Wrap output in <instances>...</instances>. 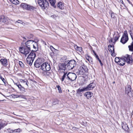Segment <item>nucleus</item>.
Listing matches in <instances>:
<instances>
[{
    "mask_svg": "<svg viewBox=\"0 0 133 133\" xmlns=\"http://www.w3.org/2000/svg\"><path fill=\"white\" fill-rule=\"evenodd\" d=\"M76 61L74 60H71L68 62L66 65V69L68 70L72 69L76 66Z\"/></svg>",
    "mask_w": 133,
    "mask_h": 133,
    "instance_id": "f257e3e1",
    "label": "nucleus"
},
{
    "mask_svg": "<svg viewBox=\"0 0 133 133\" xmlns=\"http://www.w3.org/2000/svg\"><path fill=\"white\" fill-rule=\"evenodd\" d=\"M123 58L127 63L131 65L132 64L133 59L132 56L127 54H126L123 56Z\"/></svg>",
    "mask_w": 133,
    "mask_h": 133,
    "instance_id": "f03ea898",
    "label": "nucleus"
},
{
    "mask_svg": "<svg viewBox=\"0 0 133 133\" xmlns=\"http://www.w3.org/2000/svg\"><path fill=\"white\" fill-rule=\"evenodd\" d=\"M38 3L43 9H45L49 5L48 2L47 1H38Z\"/></svg>",
    "mask_w": 133,
    "mask_h": 133,
    "instance_id": "7ed1b4c3",
    "label": "nucleus"
},
{
    "mask_svg": "<svg viewBox=\"0 0 133 133\" xmlns=\"http://www.w3.org/2000/svg\"><path fill=\"white\" fill-rule=\"evenodd\" d=\"M88 72V69L85 65L81 66L79 69V74L80 75H83Z\"/></svg>",
    "mask_w": 133,
    "mask_h": 133,
    "instance_id": "20e7f679",
    "label": "nucleus"
},
{
    "mask_svg": "<svg viewBox=\"0 0 133 133\" xmlns=\"http://www.w3.org/2000/svg\"><path fill=\"white\" fill-rule=\"evenodd\" d=\"M128 37L127 31H124V33L121 38L120 42L123 44L126 43L128 40Z\"/></svg>",
    "mask_w": 133,
    "mask_h": 133,
    "instance_id": "39448f33",
    "label": "nucleus"
},
{
    "mask_svg": "<svg viewBox=\"0 0 133 133\" xmlns=\"http://www.w3.org/2000/svg\"><path fill=\"white\" fill-rule=\"evenodd\" d=\"M41 69L44 71H49L51 69L50 63L46 62L43 63L42 65Z\"/></svg>",
    "mask_w": 133,
    "mask_h": 133,
    "instance_id": "423d86ee",
    "label": "nucleus"
},
{
    "mask_svg": "<svg viewBox=\"0 0 133 133\" xmlns=\"http://www.w3.org/2000/svg\"><path fill=\"white\" fill-rule=\"evenodd\" d=\"M113 37V39L112 38H111V39L109 41V42H113L115 44L116 41L120 37V35L118 32L115 31L114 32Z\"/></svg>",
    "mask_w": 133,
    "mask_h": 133,
    "instance_id": "0eeeda50",
    "label": "nucleus"
},
{
    "mask_svg": "<svg viewBox=\"0 0 133 133\" xmlns=\"http://www.w3.org/2000/svg\"><path fill=\"white\" fill-rule=\"evenodd\" d=\"M19 51L21 53L24 54L26 57V55L30 52V50L26 47H24L19 48Z\"/></svg>",
    "mask_w": 133,
    "mask_h": 133,
    "instance_id": "6e6552de",
    "label": "nucleus"
},
{
    "mask_svg": "<svg viewBox=\"0 0 133 133\" xmlns=\"http://www.w3.org/2000/svg\"><path fill=\"white\" fill-rule=\"evenodd\" d=\"M76 75L74 73L69 72L68 73V80L71 82H72L75 80L77 78Z\"/></svg>",
    "mask_w": 133,
    "mask_h": 133,
    "instance_id": "1a4fd4ad",
    "label": "nucleus"
},
{
    "mask_svg": "<svg viewBox=\"0 0 133 133\" xmlns=\"http://www.w3.org/2000/svg\"><path fill=\"white\" fill-rule=\"evenodd\" d=\"M43 61L41 59L39 58L37 59L34 63L35 66L37 68H39L40 66H41Z\"/></svg>",
    "mask_w": 133,
    "mask_h": 133,
    "instance_id": "9d476101",
    "label": "nucleus"
},
{
    "mask_svg": "<svg viewBox=\"0 0 133 133\" xmlns=\"http://www.w3.org/2000/svg\"><path fill=\"white\" fill-rule=\"evenodd\" d=\"M125 93L129 96H130L132 95L131 87L130 85H127L125 88Z\"/></svg>",
    "mask_w": 133,
    "mask_h": 133,
    "instance_id": "9b49d317",
    "label": "nucleus"
},
{
    "mask_svg": "<svg viewBox=\"0 0 133 133\" xmlns=\"http://www.w3.org/2000/svg\"><path fill=\"white\" fill-rule=\"evenodd\" d=\"M34 41L32 40H29L27 41L25 43L26 47L28 49L30 50V48L31 47Z\"/></svg>",
    "mask_w": 133,
    "mask_h": 133,
    "instance_id": "f8f14e48",
    "label": "nucleus"
},
{
    "mask_svg": "<svg viewBox=\"0 0 133 133\" xmlns=\"http://www.w3.org/2000/svg\"><path fill=\"white\" fill-rule=\"evenodd\" d=\"M67 62H65L64 63H61L60 64L58 65L59 70H65L66 68V64Z\"/></svg>",
    "mask_w": 133,
    "mask_h": 133,
    "instance_id": "ddd939ff",
    "label": "nucleus"
},
{
    "mask_svg": "<svg viewBox=\"0 0 133 133\" xmlns=\"http://www.w3.org/2000/svg\"><path fill=\"white\" fill-rule=\"evenodd\" d=\"M95 84L92 82L90 83L87 87H85L86 90H89L94 88L96 86Z\"/></svg>",
    "mask_w": 133,
    "mask_h": 133,
    "instance_id": "4468645a",
    "label": "nucleus"
},
{
    "mask_svg": "<svg viewBox=\"0 0 133 133\" xmlns=\"http://www.w3.org/2000/svg\"><path fill=\"white\" fill-rule=\"evenodd\" d=\"M109 50L111 52V54L112 56L115 57L116 56V54L114 52V46H112V45H110L109 46Z\"/></svg>",
    "mask_w": 133,
    "mask_h": 133,
    "instance_id": "2eb2a0df",
    "label": "nucleus"
},
{
    "mask_svg": "<svg viewBox=\"0 0 133 133\" xmlns=\"http://www.w3.org/2000/svg\"><path fill=\"white\" fill-rule=\"evenodd\" d=\"M0 62L3 66L5 67L7 66L8 65V60L6 59H1L0 60Z\"/></svg>",
    "mask_w": 133,
    "mask_h": 133,
    "instance_id": "dca6fc26",
    "label": "nucleus"
},
{
    "mask_svg": "<svg viewBox=\"0 0 133 133\" xmlns=\"http://www.w3.org/2000/svg\"><path fill=\"white\" fill-rule=\"evenodd\" d=\"M68 73L67 74L66 73L64 72V74L62 76L61 79V81L63 82L64 80V82H66L67 80H68Z\"/></svg>",
    "mask_w": 133,
    "mask_h": 133,
    "instance_id": "f3484780",
    "label": "nucleus"
},
{
    "mask_svg": "<svg viewBox=\"0 0 133 133\" xmlns=\"http://www.w3.org/2000/svg\"><path fill=\"white\" fill-rule=\"evenodd\" d=\"M85 91H87L85 87H84L82 88H79L77 90V93L78 94L80 95L81 96L82 93L81 92Z\"/></svg>",
    "mask_w": 133,
    "mask_h": 133,
    "instance_id": "a211bd4d",
    "label": "nucleus"
},
{
    "mask_svg": "<svg viewBox=\"0 0 133 133\" xmlns=\"http://www.w3.org/2000/svg\"><path fill=\"white\" fill-rule=\"evenodd\" d=\"M93 93L90 92H87L84 94L85 96H86L88 99H90L92 96Z\"/></svg>",
    "mask_w": 133,
    "mask_h": 133,
    "instance_id": "6ab92c4d",
    "label": "nucleus"
},
{
    "mask_svg": "<svg viewBox=\"0 0 133 133\" xmlns=\"http://www.w3.org/2000/svg\"><path fill=\"white\" fill-rule=\"evenodd\" d=\"M125 61L123 58V56L120 58L118 64L120 65L123 66L125 64Z\"/></svg>",
    "mask_w": 133,
    "mask_h": 133,
    "instance_id": "aec40b11",
    "label": "nucleus"
},
{
    "mask_svg": "<svg viewBox=\"0 0 133 133\" xmlns=\"http://www.w3.org/2000/svg\"><path fill=\"white\" fill-rule=\"evenodd\" d=\"M34 58L27 57L26 58V61L27 63L30 65H32V63L34 60Z\"/></svg>",
    "mask_w": 133,
    "mask_h": 133,
    "instance_id": "412c9836",
    "label": "nucleus"
},
{
    "mask_svg": "<svg viewBox=\"0 0 133 133\" xmlns=\"http://www.w3.org/2000/svg\"><path fill=\"white\" fill-rule=\"evenodd\" d=\"M36 57V54L34 51L31 52L28 55L27 57L34 58Z\"/></svg>",
    "mask_w": 133,
    "mask_h": 133,
    "instance_id": "4be33fe9",
    "label": "nucleus"
},
{
    "mask_svg": "<svg viewBox=\"0 0 133 133\" xmlns=\"http://www.w3.org/2000/svg\"><path fill=\"white\" fill-rule=\"evenodd\" d=\"M6 124H5L4 121H2L0 122V130L5 126Z\"/></svg>",
    "mask_w": 133,
    "mask_h": 133,
    "instance_id": "5701e85b",
    "label": "nucleus"
},
{
    "mask_svg": "<svg viewBox=\"0 0 133 133\" xmlns=\"http://www.w3.org/2000/svg\"><path fill=\"white\" fill-rule=\"evenodd\" d=\"M57 6L61 10H63L64 8V5L62 2H59L57 4Z\"/></svg>",
    "mask_w": 133,
    "mask_h": 133,
    "instance_id": "b1692460",
    "label": "nucleus"
},
{
    "mask_svg": "<svg viewBox=\"0 0 133 133\" xmlns=\"http://www.w3.org/2000/svg\"><path fill=\"white\" fill-rule=\"evenodd\" d=\"M122 127L123 129L124 130L126 131H128L129 129V128L128 127V125L126 124H123L122 125Z\"/></svg>",
    "mask_w": 133,
    "mask_h": 133,
    "instance_id": "393cba45",
    "label": "nucleus"
},
{
    "mask_svg": "<svg viewBox=\"0 0 133 133\" xmlns=\"http://www.w3.org/2000/svg\"><path fill=\"white\" fill-rule=\"evenodd\" d=\"M75 49L78 52H81L82 51V48L81 47H79L77 46V45L74 46Z\"/></svg>",
    "mask_w": 133,
    "mask_h": 133,
    "instance_id": "a878e982",
    "label": "nucleus"
},
{
    "mask_svg": "<svg viewBox=\"0 0 133 133\" xmlns=\"http://www.w3.org/2000/svg\"><path fill=\"white\" fill-rule=\"evenodd\" d=\"M131 38L132 40H133V36L132 34V32H133V25H131V29L129 31Z\"/></svg>",
    "mask_w": 133,
    "mask_h": 133,
    "instance_id": "bb28decb",
    "label": "nucleus"
},
{
    "mask_svg": "<svg viewBox=\"0 0 133 133\" xmlns=\"http://www.w3.org/2000/svg\"><path fill=\"white\" fill-rule=\"evenodd\" d=\"M6 19L4 16H2L0 17V22L3 23L6 22Z\"/></svg>",
    "mask_w": 133,
    "mask_h": 133,
    "instance_id": "cd10ccee",
    "label": "nucleus"
},
{
    "mask_svg": "<svg viewBox=\"0 0 133 133\" xmlns=\"http://www.w3.org/2000/svg\"><path fill=\"white\" fill-rule=\"evenodd\" d=\"M21 5L23 9L27 10L29 5L26 3H23L21 4Z\"/></svg>",
    "mask_w": 133,
    "mask_h": 133,
    "instance_id": "c85d7f7f",
    "label": "nucleus"
},
{
    "mask_svg": "<svg viewBox=\"0 0 133 133\" xmlns=\"http://www.w3.org/2000/svg\"><path fill=\"white\" fill-rule=\"evenodd\" d=\"M35 9V8L34 6H31L30 5H29L27 10L29 11L33 10Z\"/></svg>",
    "mask_w": 133,
    "mask_h": 133,
    "instance_id": "c756f323",
    "label": "nucleus"
},
{
    "mask_svg": "<svg viewBox=\"0 0 133 133\" xmlns=\"http://www.w3.org/2000/svg\"><path fill=\"white\" fill-rule=\"evenodd\" d=\"M58 103V101L57 99H55L53 100L52 103L51 105H50V107H52L54 105H55Z\"/></svg>",
    "mask_w": 133,
    "mask_h": 133,
    "instance_id": "7c9ffc66",
    "label": "nucleus"
},
{
    "mask_svg": "<svg viewBox=\"0 0 133 133\" xmlns=\"http://www.w3.org/2000/svg\"><path fill=\"white\" fill-rule=\"evenodd\" d=\"M49 1L52 6L54 8L56 7V5H55L56 3L55 1Z\"/></svg>",
    "mask_w": 133,
    "mask_h": 133,
    "instance_id": "2f4dec72",
    "label": "nucleus"
},
{
    "mask_svg": "<svg viewBox=\"0 0 133 133\" xmlns=\"http://www.w3.org/2000/svg\"><path fill=\"white\" fill-rule=\"evenodd\" d=\"M44 71V74L45 76L47 77L51 75V73L50 72H49V71Z\"/></svg>",
    "mask_w": 133,
    "mask_h": 133,
    "instance_id": "473e14b6",
    "label": "nucleus"
},
{
    "mask_svg": "<svg viewBox=\"0 0 133 133\" xmlns=\"http://www.w3.org/2000/svg\"><path fill=\"white\" fill-rule=\"evenodd\" d=\"M129 50L131 51H133V42H132L131 45L128 46Z\"/></svg>",
    "mask_w": 133,
    "mask_h": 133,
    "instance_id": "72a5a7b5",
    "label": "nucleus"
},
{
    "mask_svg": "<svg viewBox=\"0 0 133 133\" xmlns=\"http://www.w3.org/2000/svg\"><path fill=\"white\" fill-rule=\"evenodd\" d=\"M32 46L31 47H33L34 49H35L37 47V44L34 41V42H33L32 45Z\"/></svg>",
    "mask_w": 133,
    "mask_h": 133,
    "instance_id": "f704fd0d",
    "label": "nucleus"
},
{
    "mask_svg": "<svg viewBox=\"0 0 133 133\" xmlns=\"http://www.w3.org/2000/svg\"><path fill=\"white\" fill-rule=\"evenodd\" d=\"M18 88L20 90V91L22 92H24L25 91L24 88L23 87H22L21 85L18 87Z\"/></svg>",
    "mask_w": 133,
    "mask_h": 133,
    "instance_id": "c9c22d12",
    "label": "nucleus"
},
{
    "mask_svg": "<svg viewBox=\"0 0 133 133\" xmlns=\"http://www.w3.org/2000/svg\"><path fill=\"white\" fill-rule=\"evenodd\" d=\"M13 4L15 5H17L19 3V1H10Z\"/></svg>",
    "mask_w": 133,
    "mask_h": 133,
    "instance_id": "e433bc0d",
    "label": "nucleus"
},
{
    "mask_svg": "<svg viewBox=\"0 0 133 133\" xmlns=\"http://www.w3.org/2000/svg\"><path fill=\"white\" fill-rule=\"evenodd\" d=\"M15 23L16 24H17V23H20L22 24H23V23H24L22 20H18V21H15Z\"/></svg>",
    "mask_w": 133,
    "mask_h": 133,
    "instance_id": "4c0bfd02",
    "label": "nucleus"
},
{
    "mask_svg": "<svg viewBox=\"0 0 133 133\" xmlns=\"http://www.w3.org/2000/svg\"><path fill=\"white\" fill-rule=\"evenodd\" d=\"M56 87L57 88L58 90L59 91V92L60 93H62V91L59 85L56 86Z\"/></svg>",
    "mask_w": 133,
    "mask_h": 133,
    "instance_id": "58836bf2",
    "label": "nucleus"
},
{
    "mask_svg": "<svg viewBox=\"0 0 133 133\" xmlns=\"http://www.w3.org/2000/svg\"><path fill=\"white\" fill-rule=\"evenodd\" d=\"M120 58L119 57H116L115 59V62L117 63L118 64V63L119 61Z\"/></svg>",
    "mask_w": 133,
    "mask_h": 133,
    "instance_id": "ea45409f",
    "label": "nucleus"
},
{
    "mask_svg": "<svg viewBox=\"0 0 133 133\" xmlns=\"http://www.w3.org/2000/svg\"><path fill=\"white\" fill-rule=\"evenodd\" d=\"M21 130L20 128H18L12 130V132H20Z\"/></svg>",
    "mask_w": 133,
    "mask_h": 133,
    "instance_id": "a19ab883",
    "label": "nucleus"
},
{
    "mask_svg": "<svg viewBox=\"0 0 133 133\" xmlns=\"http://www.w3.org/2000/svg\"><path fill=\"white\" fill-rule=\"evenodd\" d=\"M19 65L21 67L23 68L24 67V64H23L22 62L21 61H19Z\"/></svg>",
    "mask_w": 133,
    "mask_h": 133,
    "instance_id": "79ce46f5",
    "label": "nucleus"
},
{
    "mask_svg": "<svg viewBox=\"0 0 133 133\" xmlns=\"http://www.w3.org/2000/svg\"><path fill=\"white\" fill-rule=\"evenodd\" d=\"M0 78L1 79V80L3 81V83L4 84H5V80L4 78H3L2 76H1V74H0Z\"/></svg>",
    "mask_w": 133,
    "mask_h": 133,
    "instance_id": "37998d69",
    "label": "nucleus"
},
{
    "mask_svg": "<svg viewBox=\"0 0 133 133\" xmlns=\"http://www.w3.org/2000/svg\"><path fill=\"white\" fill-rule=\"evenodd\" d=\"M12 97L14 98H17L19 97V95L13 94L12 95Z\"/></svg>",
    "mask_w": 133,
    "mask_h": 133,
    "instance_id": "c03bdc74",
    "label": "nucleus"
},
{
    "mask_svg": "<svg viewBox=\"0 0 133 133\" xmlns=\"http://www.w3.org/2000/svg\"><path fill=\"white\" fill-rule=\"evenodd\" d=\"M115 14H114V13H112L111 14V16L112 18L115 19Z\"/></svg>",
    "mask_w": 133,
    "mask_h": 133,
    "instance_id": "a18cd8bd",
    "label": "nucleus"
},
{
    "mask_svg": "<svg viewBox=\"0 0 133 133\" xmlns=\"http://www.w3.org/2000/svg\"><path fill=\"white\" fill-rule=\"evenodd\" d=\"M50 48L51 49V50L52 51H53L54 50H55V49L52 46H50Z\"/></svg>",
    "mask_w": 133,
    "mask_h": 133,
    "instance_id": "49530a36",
    "label": "nucleus"
},
{
    "mask_svg": "<svg viewBox=\"0 0 133 133\" xmlns=\"http://www.w3.org/2000/svg\"><path fill=\"white\" fill-rule=\"evenodd\" d=\"M98 60V61H99V63L100 64V65H101V66H102L103 65V64H102L101 60L100 59H99Z\"/></svg>",
    "mask_w": 133,
    "mask_h": 133,
    "instance_id": "de8ad7c7",
    "label": "nucleus"
},
{
    "mask_svg": "<svg viewBox=\"0 0 133 133\" xmlns=\"http://www.w3.org/2000/svg\"><path fill=\"white\" fill-rule=\"evenodd\" d=\"M19 97H21L24 98L25 96H24L22 95H19Z\"/></svg>",
    "mask_w": 133,
    "mask_h": 133,
    "instance_id": "09e8293b",
    "label": "nucleus"
},
{
    "mask_svg": "<svg viewBox=\"0 0 133 133\" xmlns=\"http://www.w3.org/2000/svg\"><path fill=\"white\" fill-rule=\"evenodd\" d=\"M28 82L26 80H25V82H24V84H26V85H27V86H28Z\"/></svg>",
    "mask_w": 133,
    "mask_h": 133,
    "instance_id": "8fccbe9b",
    "label": "nucleus"
},
{
    "mask_svg": "<svg viewBox=\"0 0 133 133\" xmlns=\"http://www.w3.org/2000/svg\"><path fill=\"white\" fill-rule=\"evenodd\" d=\"M51 17H52L54 18L55 19V18L56 17V16L55 15H53L51 16Z\"/></svg>",
    "mask_w": 133,
    "mask_h": 133,
    "instance_id": "3c124183",
    "label": "nucleus"
},
{
    "mask_svg": "<svg viewBox=\"0 0 133 133\" xmlns=\"http://www.w3.org/2000/svg\"><path fill=\"white\" fill-rule=\"evenodd\" d=\"M25 80H23L22 79H21L20 80V81L21 82L24 83V82L25 81Z\"/></svg>",
    "mask_w": 133,
    "mask_h": 133,
    "instance_id": "603ef678",
    "label": "nucleus"
},
{
    "mask_svg": "<svg viewBox=\"0 0 133 133\" xmlns=\"http://www.w3.org/2000/svg\"><path fill=\"white\" fill-rule=\"evenodd\" d=\"M92 51L94 55L95 56V55H96L97 54L93 50H92Z\"/></svg>",
    "mask_w": 133,
    "mask_h": 133,
    "instance_id": "864d4df0",
    "label": "nucleus"
},
{
    "mask_svg": "<svg viewBox=\"0 0 133 133\" xmlns=\"http://www.w3.org/2000/svg\"><path fill=\"white\" fill-rule=\"evenodd\" d=\"M95 56L96 57V58L98 60L99 59V58L98 56L97 55H95Z\"/></svg>",
    "mask_w": 133,
    "mask_h": 133,
    "instance_id": "5fc2aeb1",
    "label": "nucleus"
},
{
    "mask_svg": "<svg viewBox=\"0 0 133 133\" xmlns=\"http://www.w3.org/2000/svg\"><path fill=\"white\" fill-rule=\"evenodd\" d=\"M16 85L18 87H18L20 86V85H21L20 84H19L18 83H16Z\"/></svg>",
    "mask_w": 133,
    "mask_h": 133,
    "instance_id": "6e6d98bb",
    "label": "nucleus"
},
{
    "mask_svg": "<svg viewBox=\"0 0 133 133\" xmlns=\"http://www.w3.org/2000/svg\"><path fill=\"white\" fill-rule=\"evenodd\" d=\"M51 101H49V102H48L47 103V104H49L50 103H51Z\"/></svg>",
    "mask_w": 133,
    "mask_h": 133,
    "instance_id": "4d7b16f0",
    "label": "nucleus"
},
{
    "mask_svg": "<svg viewBox=\"0 0 133 133\" xmlns=\"http://www.w3.org/2000/svg\"><path fill=\"white\" fill-rule=\"evenodd\" d=\"M120 2L123 4V1H120Z\"/></svg>",
    "mask_w": 133,
    "mask_h": 133,
    "instance_id": "13d9d810",
    "label": "nucleus"
},
{
    "mask_svg": "<svg viewBox=\"0 0 133 133\" xmlns=\"http://www.w3.org/2000/svg\"><path fill=\"white\" fill-rule=\"evenodd\" d=\"M132 116H133V111H132Z\"/></svg>",
    "mask_w": 133,
    "mask_h": 133,
    "instance_id": "bf43d9fd",
    "label": "nucleus"
},
{
    "mask_svg": "<svg viewBox=\"0 0 133 133\" xmlns=\"http://www.w3.org/2000/svg\"><path fill=\"white\" fill-rule=\"evenodd\" d=\"M132 36H133V32H132Z\"/></svg>",
    "mask_w": 133,
    "mask_h": 133,
    "instance_id": "052dcab7",
    "label": "nucleus"
},
{
    "mask_svg": "<svg viewBox=\"0 0 133 133\" xmlns=\"http://www.w3.org/2000/svg\"><path fill=\"white\" fill-rule=\"evenodd\" d=\"M23 38L24 39H26V38L25 37H23Z\"/></svg>",
    "mask_w": 133,
    "mask_h": 133,
    "instance_id": "680f3d73",
    "label": "nucleus"
},
{
    "mask_svg": "<svg viewBox=\"0 0 133 133\" xmlns=\"http://www.w3.org/2000/svg\"><path fill=\"white\" fill-rule=\"evenodd\" d=\"M128 1L129 2H129V1L128 0Z\"/></svg>",
    "mask_w": 133,
    "mask_h": 133,
    "instance_id": "e2e57ef3",
    "label": "nucleus"
},
{
    "mask_svg": "<svg viewBox=\"0 0 133 133\" xmlns=\"http://www.w3.org/2000/svg\"><path fill=\"white\" fill-rule=\"evenodd\" d=\"M18 102V101H16V102Z\"/></svg>",
    "mask_w": 133,
    "mask_h": 133,
    "instance_id": "0e129e2a",
    "label": "nucleus"
}]
</instances>
